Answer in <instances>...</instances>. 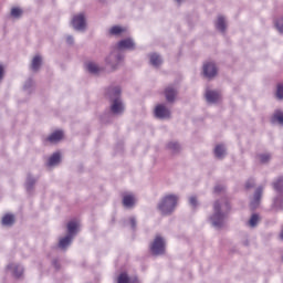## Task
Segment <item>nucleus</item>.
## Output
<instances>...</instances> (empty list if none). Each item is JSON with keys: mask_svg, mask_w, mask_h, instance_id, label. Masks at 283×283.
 <instances>
[{"mask_svg": "<svg viewBox=\"0 0 283 283\" xmlns=\"http://www.w3.org/2000/svg\"><path fill=\"white\" fill-rule=\"evenodd\" d=\"M34 185H36V178L29 175L25 181V189L29 193L33 191Z\"/></svg>", "mask_w": 283, "mask_h": 283, "instance_id": "27", "label": "nucleus"}, {"mask_svg": "<svg viewBox=\"0 0 283 283\" xmlns=\"http://www.w3.org/2000/svg\"><path fill=\"white\" fill-rule=\"evenodd\" d=\"M258 160L262 164V165H266V163H269L271 160V154L268 153H263V154H259L256 156Z\"/></svg>", "mask_w": 283, "mask_h": 283, "instance_id": "33", "label": "nucleus"}, {"mask_svg": "<svg viewBox=\"0 0 283 283\" xmlns=\"http://www.w3.org/2000/svg\"><path fill=\"white\" fill-rule=\"evenodd\" d=\"M189 205L192 206L193 208H196L198 206V198L196 197H190L189 198Z\"/></svg>", "mask_w": 283, "mask_h": 283, "instance_id": "37", "label": "nucleus"}, {"mask_svg": "<svg viewBox=\"0 0 283 283\" xmlns=\"http://www.w3.org/2000/svg\"><path fill=\"white\" fill-rule=\"evenodd\" d=\"M229 211H231V206L229 205V200H227V198L214 201L213 212L209 217L210 224L214 229H222Z\"/></svg>", "mask_w": 283, "mask_h": 283, "instance_id": "1", "label": "nucleus"}, {"mask_svg": "<svg viewBox=\"0 0 283 283\" xmlns=\"http://www.w3.org/2000/svg\"><path fill=\"white\" fill-rule=\"evenodd\" d=\"M67 235H71L72 238L76 237V233H78V227L81 224L76 220H72L67 223Z\"/></svg>", "mask_w": 283, "mask_h": 283, "instance_id": "17", "label": "nucleus"}, {"mask_svg": "<svg viewBox=\"0 0 283 283\" xmlns=\"http://www.w3.org/2000/svg\"><path fill=\"white\" fill-rule=\"evenodd\" d=\"M247 189H251L252 187H255V181L253 179H250L245 184Z\"/></svg>", "mask_w": 283, "mask_h": 283, "instance_id": "39", "label": "nucleus"}, {"mask_svg": "<svg viewBox=\"0 0 283 283\" xmlns=\"http://www.w3.org/2000/svg\"><path fill=\"white\" fill-rule=\"evenodd\" d=\"M61 140H63V130H56L46 138V143H51V145H55Z\"/></svg>", "mask_w": 283, "mask_h": 283, "instance_id": "21", "label": "nucleus"}, {"mask_svg": "<svg viewBox=\"0 0 283 283\" xmlns=\"http://www.w3.org/2000/svg\"><path fill=\"white\" fill-rule=\"evenodd\" d=\"M117 283H138V279H129L126 273L119 274Z\"/></svg>", "mask_w": 283, "mask_h": 283, "instance_id": "28", "label": "nucleus"}, {"mask_svg": "<svg viewBox=\"0 0 283 283\" xmlns=\"http://www.w3.org/2000/svg\"><path fill=\"white\" fill-rule=\"evenodd\" d=\"M71 25L76 32H85L87 30V18H85V13L74 15Z\"/></svg>", "mask_w": 283, "mask_h": 283, "instance_id": "5", "label": "nucleus"}, {"mask_svg": "<svg viewBox=\"0 0 283 283\" xmlns=\"http://www.w3.org/2000/svg\"><path fill=\"white\" fill-rule=\"evenodd\" d=\"M86 72L88 74L97 75L101 74V66L96 62L88 61L85 63Z\"/></svg>", "mask_w": 283, "mask_h": 283, "instance_id": "19", "label": "nucleus"}, {"mask_svg": "<svg viewBox=\"0 0 283 283\" xmlns=\"http://www.w3.org/2000/svg\"><path fill=\"white\" fill-rule=\"evenodd\" d=\"M218 74V67L213 62H207L203 64V75L206 78H213Z\"/></svg>", "mask_w": 283, "mask_h": 283, "instance_id": "10", "label": "nucleus"}, {"mask_svg": "<svg viewBox=\"0 0 283 283\" xmlns=\"http://www.w3.org/2000/svg\"><path fill=\"white\" fill-rule=\"evenodd\" d=\"M167 149L172 154H178L180 151V144L178 142H170L167 144Z\"/></svg>", "mask_w": 283, "mask_h": 283, "instance_id": "30", "label": "nucleus"}, {"mask_svg": "<svg viewBox=\"0 0 283 283\" xmlns=\"http://www.w3.org/2000/svg\"><path fill=\"white\" fill-rule=\"evenodd\" d=\"M0 81H3V66L0 65Z\"/></svg>", "mask_w": 283, "mask_h": 283, "instance_id": "44", "label": "nucleus"}, {"mask_svg": "<svg viewBox=\"0 0 283 283\" xmlns=\"http://www.w3.org/2000/svg\"><path fill=\"white\" fill-rule=\"evenodd\" d=\"M105 63L111 66L113 71L118 70V67L125 63V52L113 46L111 53L105 57Z\"/></svg>", "mask_w": 283, "mask_h": 283, "instance_id": "4", "label": "nucleus"}, {"mask_svg": "<svg viewBox=\"0 0 283 283\" xmlns=\"http://www.w3.org/2000/svg\"><path fill=\"white\" fill-rule=\"evenodd\" d=\"M61 164V153H54L48 160L49 167H57Z\"/></svg>", "mask_w": 283, "mask_h": 283, "instance_id": "25", "label": "nucleus"}, {"mask_svg": "<svg viewBox=\"0 0 283 283\" xmlns=\"http://www.w3.org/2000/svg\"><path fill=\"white\" fill-rule=\"evenodd\" d=\"M222 189H224L222 186H216L214 187L216 193H220V191H222Z\"/></svg>", "mask_w": 283, "mask_h": 283, "instance_id": "42", "label": "nucleus"}, {"mask_svg": "<svg viewBox=\"0 0 283 283\" xmlns=\"http://www.w3.org/2000/svg\"><path fill=\"white\" fill-rule=\"evenodd\" d=\"M264 191V188L259 187L256 188L253 198L251 199L250 207L251 209H258L260 207V201L262 200V193Z\"/></svg>", "mask_w": 283, "mask_h": 283, "instance_id": "13", "label": "nucleus"}, {"mask_svg": "<svg viewBox=\"0 0 283 283\" xmlns=\"http://www.w3.org/2000/svg\"><path fill=\"white\" fill-rule=\"evenodd\" d=\"M136 195L134 193H126L123 197V205L126 209H134V207H136Z\"/></svg>", "mask_w": 283, "mask_h": 283, "instance_id": "14", "label": "nucleus"}, {"mask_svg": "<svg viewBox=\"0 0 283 283\" xmlns=\"http://www.w3.org/2000/svg\"><path fill=\"white\" fill-rule=\"evenodd\" d=\"M41 65H43V57L41 55L33 56L31 61L32 72H38L39 70H41Z\"/></svg>", "mask_w": 283, "mask_h": 283, "instance_id": "24", "label": "nucleus"}, {"mask_svg": "<svg viewBox=\"0 0 283 283\" xmlns=\"http://www.w3.org/2000/svg\"><path fill=\"white\" fill-rule=\"evenodd\" d=\"M32 87H34V81L32 78L27 80L23 85L24 92L30 94L32 92Z\"/></svg>", "mask_w": 283, "mask_h": 283, "instance_id": "35", "label": "nucleus"}, {"mask_svg": "<svg viewBox=\"0 0 283 283\" xmlns=\"http://www.w3.org/2000/svg\"><path fill=\"white\" fill-rule=\"evenodd\" d=\"M214 25L218 32H222V34H224L227 32V18H224L223 15H218Z\"/></svg>", "mask_w": 283, "mask_h": 283, "instance_id": "15", "label": "nucleus"}, {"mask_svg": "<svg viewBox=\"0 0 283 283\" xmlns=\"http://www.w3.org/2000/svg\"><path fill=\"white\" fill-rule=\"evenodd\" d=\"M149 63L153 67H160L163 65V56L158 53H150Z\"/></svg>", "mask_w": 283, "mask_h": 283, "instance_id": "22", "label": "nucleus"}, {"mask_svg": "<svg viewBox=\"0 0 283 283\" xmlns=\"http://www.w3.org/2000/svg\"><path fill=\"white\" fill-rule=\"evenodd\" d=\"M276 30H279V32L283 34V19L276 22Z\"/></svg>", "mask_w": 283, "mask_h": 283, "instance_id": "38", "label": "nucleus"}, {"mask_svg": "<svg viewBox=\"0 0 283 283\" xmlns=\"http://www.w3.org/2000/svg\"><path fill=\"white\" fill-rule=\"evenodd\" d=\"M205 97L209 105H216V103H220L221 95L220 92L208 88L206 90Z\"/></svg>", "mask_w": 283, "mask_h": 283, "instance_id": "9", "label": "nucleus"}, {"mask_svg": "<svg viewBox=\"0 0 283 283\" xmlns=\"http://www.w3.org/2000/svg\"><path fill=\"white\" fill-rule=\"evenodd\" d=\"M114 46L119 50V52L124 50L134 51L136 50V42L132 38H126L117 42Z\"/></svg>", "mask_w": 283, "mask_h": 283, "instance_id": "7", "label": "nucleus"}, {"mask_svg": "<svg viewBox=\"0 0 283 283\" xmlns=\"http://www.w3.org/2000/svg\"><path fill=\"white\" fill-rule=\"evenodd\" d=\"M10 17L11 19L19 21V19L23 17V10L21 9V7H12L10 10Z\"/></svg>", "mask_w": 283, "mask_h": 283, "instance_id": "26", "label": "nucleus"}, {"mask_svg": "<svg viewBox=\"0 0 283 283\" xmlns=\"http://www.w3.org/2000/svg\"><path fill=\"white\" fill-rule=\"evenodd\" d=\"M260 222H262V216L260 213L254 212L250 216L249 220L245 222V227L248 229H258L260 226Z\"/></svg>", "mask_w": 283, "mask_h": 283, "instance_id": "11", "label": "nucleus"}, {"mask_svg": "<svg viewBox=\"0 0 283 283\" xmlns=\"http://www.w3.org/2000/svg\"><path fill=\"white\" fill-rule=\"evenodd\" d=\"M214 156L219 160H222V158H224V156H227V146H224V144H218L214 147Z\"/></svg>", "mask_w": 283, "mask_h": 283, "instance_id": "23", "label": "nucleus"}, {"mask_svg": "<svg viewBox=\"0 0 283 283\" xmlns=\"http://www.w3.org/2000/svg\"><path fill=\"white\" fill-rule=\"evenodd\" d=\"M52 264L55 269H61V265L59 264L57 260H53Z\"/></svg>", "mask_w": 283, "mask_h": 283, "instance_id": "43", "label": "nucleus"}, {"mask_svg": "<svg viewBox=\"0 0 283 283\" xmlns=\"http://www.w3.org/2000/svg\"><path fill=\"white\" fill-rule=\"evenodd\" d=\"M273 207L276 211H283V196H277L273 201Z\"/></svg>", "mask_w": 283, "mask_h": 283, "instance_id": "29", "label": "nucleus"}, {"mask_svg": "<svg viewBox=\"0 0 283 283\" xmlns=\"http://www.w3.org/2000/svg\"><path fill=\"white\" fill-rule=\"evenodd\" d=\"M165 96L168 103H174L176 96H178V90L174 86H168L165 91Z\"/></svg>", "mask_w": 283, "mask_h": 283, "instance_id": "16", "label": "nucleus"}, {"mask_svg": "<svg viewBox=\"0 0 283 283\" xmlns=\"http://www.w3.org/2000/svg\"><path fill=\"white\" fill-rule=\"evenodd\" d=\"M98 1H103V0H98Z\"/></svg>", "mask_w": 283, "mask_h": 283, "instance_id": "46", "label": "nucleus"}, {"mask_svg": "<svg viewBox=\"0 0 283 283\" xmlns=\"http://www.w3.org/2000/svg\"><path fill=\"white\" fill-rule=\"evenodd\" d=\"M123 90L118 85H112L106 88V96L111 101L112 116H123L125 114V102L120 97Z\"/></svg>", "mask_w": 283, "mask_h": 283, "instance_id": "2", "label": "nucleus"}, {"mask_svg": "<svg viewBox=\"0 0 283 283\" xmlns=\"http://www.w3.org/2000/svg\"><path fill=\"white\" fill-rule=\"evenodd\" d=\"M127 32V28L122 27V25H113L108 30V34L111 36H123Z\"/></svg>", "mask_w": 283, "mask_h": 283, "instance_id": "18", "label": "nucleus"}, {"mask_svg": "<svg viewBox=\"0 0 283 283\" xmlns=\"http://www.w3.org/2000/svg\"><path fill=\"white\" fill-rule=\"evenodd\" d=\"M165 238L157 235L150 244V253L153 255L165 254Z\"/></svg>", "mask_w": 283, "mask_h": 283, "instance_id": "6", "label": "nucleus"}, {"mask_svg": "<svg viewBox=\"0 0 283 283\" xmlns=\"http://www.w3.org/2000/svg\"><path fill=\"white\" fill-rule=\"evenodd\" d=\"M274 189L277 191V193H283V177H279L276 181L273 184Z\"/></svg>", "mask_w": 283, "mask_h": 283, "instance_id": "34", "label": "nucleus"}, {"mask_svg": "<svg viewBox=\"0 0 283 283\" xmlns=\"http://www.w3.org/2000/svg\"><path fill=\"white\" fill-rule=\"evenodd\" d=\"M129 222H130L132 229H136V218L130 217V218H129Z\"/></svg>", "mask_w": 283, "mask_h": 283, "instance_id": "41", "label": "nucleus"}, {"mask_svg": "<svg viewBox=\"0 0 283 283\" xmlns=\"http://www.w3.org/2000/svg\"><path fill=\"white\" fill-rule=\"evenodd\" d=\"M2 224H3V227H12V224H14V216L13 214H6L2 218Z\"/></svg>", "mask_w": 283, "mask_h": 283, "instance_id": "31", "label": "nucleus"}, {"mask_svg": "<svg viewBox=\"0 0 283 283\" xmlns=\"http://www.w3.org/2000/svg\"><path fill=\"white\" fill-rule=\"evenodd\" d=\"M72 240H74V237H71L70 234H66L64 238H61L57 244L59 249H61L62 251H67V247L72 244Z\"/></svg>", "mask_w": 283, "mask_h": 283, "instance_id": "20", "label": "nucleus"}, {"mask_svg": "<svg viewBox=\"0 0 283 283\" xmlns=\"http://www.w3.org/2000/svg\"><path fill=\"white\" fill-rule=\"evenodd\" d=\"M185 0H176L177 3H184Z\"/></svg>", "mask_w": 283, "mask_h": 283, "instance_id": "45", "label": "nucleus"}, {"mask_svg": "<svg viewBox=\"0 0 283 283\" xmlns=\"http://www.w3.org/2000/svg\"><path fill=\"white\" fill-rule=\"evenodd\" d=\"M7 271L13 275V277H21L23 275V265L19 263H9L7 265Z\"/></svg>", "mask_w": 283, "mask_h": 283, "instance_id": "12", "label": "nucleus"}, {"mask_svg": "<svg viewBox=\"0 0 283 283\" xmlns=\"http://www.w3.org/2000/svg\"><path fill=\"white\" fill-rule=\"evenodd\" d=\"M276 97H277L280 101H283V85H279V86H277Z\"/></svg>", "mask_w": 283, "mask_h": 283, "instance_id": "36", "label": "nucleus"}, {"mask_svg": "<svg viewBox=\"0 0 283 283\" xmlns=\"http://www.w3.org/2000/svg\"><path fill=\"white\" fill-rule=\"evenodd\" d=\"M178 195H165L157 203V210L161 216H171L178 207Z\"/></svg>", "mask_w": 283, "mask_h": 283, "instance_id": "3", "label": "nucleus"}, {"mask_svg": "<svg viewBox=\"0 0 283 283\" xmlns=\"http://www.w3.org/2000/svg\"><path fill=\"white\" fill-rule=\"evenodd\" d=\"M272 123H277L279 125H283V112L276 111L272 116Z\"/></svg>", "mask_w": 283, "mask_h": 283, "instance_id": "32", "label": "nucleus"}, {"mask_svg": "<svg viewBox=\"0 0 283 283\" xmlns=\"http://www.w3.org/2000/svg\"><path fill=\"white\" fill-rule=\"evenodd\" d=\"M66 43L67 45H74V36L66 35Z\"/></svg>", "mask_w": 283, "mask_h": 283, "instance_id": "40", "label": "nucleus"}, {"mask_svg": "<svg viewBox=\"0 0 283 283\" xmlns=\"http://www.w3.org/2000/svg\"><path fill=\"white\" fill-rule=\"evenodd\" d=\"M155 116L160 120H165V118H170L171 111L165 104H159L155 107Z\"/></svg>", "mask_w": 283, "mask_h": 283, "instance_id": "8", "label": "nucleus"}]
</instances>
